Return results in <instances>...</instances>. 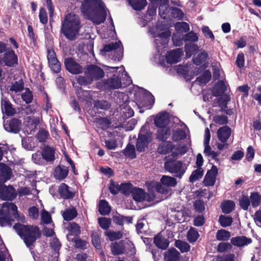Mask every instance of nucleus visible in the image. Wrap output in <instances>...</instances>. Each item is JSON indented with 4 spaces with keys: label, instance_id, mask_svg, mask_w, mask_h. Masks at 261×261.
<instances>
[{
    "label": "nucleus",
    "instance_id": "nucleus-6",
    "mask_svg": "<svg viewBox=\"0 0 261 261\" xmlns=\"http://www.w3.org/2000/svg\"><path fill=\"white\" fill-rule=\"evenodd\" d=\"M177 184V181L174 177L163 175L161 179L160 182L155 181L147 182L146 185L149 191L153 190L158 193L162 194H167L171 187H174Z\"/></svg>",
    "mask_w": 261,
    "mask_h": 261
},
{
    "label": "nucleus",
    "instance_id": "nucleus-10",
    "mask_svg": "<svg viewBox=\"0 0 261 261\" xmlns=\"http://www.w3.org/2000/svg\"><path fill=\"white\" fill-rule=\"evenodd\" d=\"M148 193H146L143 190L140 188H134L132 192L133 199L138 202L144 200L151 201L155 199L156 195L153 190L149 191Z\"/></svg>",
    "mask_w": 261,
    "mask_h": 261
},
{
    "label": "nucleus",
    "instance_id": "nucleus-14",
    "mask_svg": "<svg viewBox=\"0 0 261 261\" xmlns=\"http://www.w3.org/2000/svg\"><path fill=\"white\" fill-rule=\"evenodd\" d=\"M47 59L49 66L51 70L56 73L59 72L61 69V65L53 50L50 49L48 50Z\"/></svg>",
    "mask_w": 261,
    "mask_h": 261
},
{
    "label": "nucleus",
    "instance_id": "nucleus-48",
    "mask_svg": "<svg viewBox=\"0 0 261 261\" xmlns=\"http://www.w3.org/2000/svg\"><path fill=\"white\" fill-rule=\"evenodd\" d=\"M199 237V234L197 230L194 228H191L188 232L187 238L189 241L191 243L195 242Z\"/></svg>",
    "mask_w": 261,
    "mask_h": 261
},
{
    "label": "nucleus",
    "instance_id": "nucleus-23",
    "mask_svg": "<svg viewBox=\"0 0 261 261\" xmlns=\"http://www.w3.org/2000/svg\"><path fill=\"white\" fill-rule=\"evenodd\" d=\"M46 162H53L55 160V149L53 147L45 146L41 151Z\"/></svg>",
    "mask_w": 261,
    "mask_h": 261
},
{
    "label": "nucleus",
    "instance_id": "nucleus-24",
    "mask_svg": "<svg viewBox=\"0 0 261 261\" xmlns=\"http://www.w3.org/2000/svg\"><path fill=\"white\" fill-rule=\"evenodd\" d=\"M252 240L245 236H239L232 238L231 239V243L237 247H243L250 244Z\"/></svg>",
    "mask_w": 261,
    "mask_h": 261
},
{
    "label": "nucleus",
    "instance_id": "nucleus-3",
    "mask_svg": "<svg viewBox=\"0 0 261 261\" xmlns=\"http://www.w3.org/2000/svg\"><path fill=\"white\" fill-rule=\"evenodd\" d=\"M13 218L23 222L24 216L18 213L17 206L12 202H5L0 209V226H5L11 224Z\"/></svg>",
    "mask_w": 261,
    "mask_h": 261
},
{
    "label": "nucleus",
    "instance_id": "nucleus-63",
    "mask_svg": "<svg viewBox=\"0 0 261 261\" xmlns=\"http://www.w3.org/2000/svg\"><path fill=\"white\" fill-rule=\"evenodd\" d=\"M198 38L197 34L193 32H190L185 35L184 40L186 41L196 42Z\"/></svg>",
    "mask_w": 261,
    "mask_h": 261
},
{
    "label": "nucleus",
    "instance_id": "nucleus-5",
    "mask_svg": "<svg viewBox=\"0 0 261 261\" xmlns=\"http://www.w3.org/2000/svg\"><path fill=\"white\" fill-rule=\"evenodd\" d=\"M17 233L23 239L26 245L30 247L40 236V231L38 227L25 226L17 223L13 226Z\"/></svg>",
    "mask_w": 261,
    "mask_h": 261
},
{
    "label": "nucleus",
    "instance_id": "nucleus-64",
    "mask_svg": "<svg viewBox=\"0 0 261 261\" xmlns=\"http://www.w3.org/2000/svg\"><path fill=\"white\" fill-rule=\"evenodd\" d=\"M111 248L114 255L120 254L122 253V249L117 243H113L111 246Z\"/></svg>",
    "mask_w": 261,
    "mask_h": 261
},
{
    "label": "nucleus",
    "instance_id": "nucleus-32",
    "mask_svg": "<svg viewBox=\"0 0 261 261\" xmlns=\"http://www.w3.org/2000/svg\"><path fill=\"white\" fill-rule=\"evenodd\" d=\"M23 83L21 81L16 82L12 84L10 88V94L14 98L15 94H17L23 89Z\"/></svg>",
    "mask_w": 261,
    "mask_h": 261
},
{
    "label": "nucleus",
    "instance_id": "nucleus-43",
    "mask_svg": "<svg viewBox=\"0 0 261 261\" xmlns=\"http://www.w3.org/2000/svg\"><path fill=\"white\" fill-rule=\"evenodd\" d=\"M234 202L230 200H227L222 204V210L224 213L229 214L232 212L234 208Z\"/></svg>",
    "mask_w": 261,
    "mask_h": 261
},
{
    "label": "nucleus",
    "instance_id": "nucleus-19",
    "mask_svg": "<svg viewBox=\"0 0 261 261\" xmlns=\"http://www.w3.org/2000/svg\"><path fill=\"white\" fill-rule=\"evenodd\" d=\"M168 123V115L166 112L159 114L154 119V124L159 128L167 127V125Z\"/></svg>",
    "mask_w": 261,
    "mask_h": 261
},
{
    "label": "nucleus",
    "instance_id": "nucleus-22",
    "mask_svg": "<svg viewBox=\"0 0 261 261\" xmlns=\"http://www.w3.org/2000/svg\"><path fill=\"white\" fill-rule=\"evenodd\" d=\"M3 61L8 66H13L17 63V57L12 50L9 51L5 54Z\"/></svg>",
    "mask_w": 261,
    "mask_h": 261
},
{
    "label": "nucleus",
    "instance_id": "nucleus-53",
    "mask_svg": "<svg viewBox=\"0 0 261 261\" xmlns=\"http://www.w3.org/2000/svg\"><path fill=\"white\" fill-rule=\"evenodd\" d=\"M184 39L182 34L176 32L172 37V41L174 45L179 46L182 44V40Z\"/></svg>",
    "mask_w": 261,
    "mask_h": 261
},
{
    "label": "nucleus",
    "instance_id": "nucleus-27",
    "mask_svg": "<svg viewBox=\"0 0 261 261\" xmlns=\"http://www.w3.org/2000/svg\"><path fill=\"white\" fill-rule=\"evenodd\" d=\"M128 185L125 184L119 185L112 182L110 186L109 189L110 192L114 195L117 194L120 191L125 194L127 192V189L128 188Z\"/></svg>",
    "mask_w": 261,
    "mask_h": 261
},
{
    "label": "nucleus",
    "instance_id": "nucleus-51",
    "mask_svg": "<svg viewBox=\"0 0 261 261\" xmlns=\"http://www.w3.org/2000/svg\"><path fill=\"white\" fill-rule=\"evenodd\" d=\"M168 11L166 12V16L167 13L169 12V10H170L171 15L173 17L177 18L178 19H181L183 17L184 14L180 9L177 8H172L171 9H169L168 8Z\"/></svg>",
    "mask_w": 261,
    "mask_h": 261
},
{
    "label": "nucleus",
    "instance_id": "nucleus-49",
    "mask_svg": "<svg viewBox=\"0 0 261 261\" xmlns=\"http://www.w3.org/2000/svg\"><path fill=\"white\" fill-rule=\"evenodd\" d=\"M175 245L181 252H187L190 248V245L187 243L180 240L176 241Z\"/></svg>",
    "mask_w": 261,
    "mask_h": 261
},
{
    "label": "nucleus",
    "instance_id": "nucleus-11",
    "mask_svg": "<svg viewBox=\"0 0 261 261\" xmlns=\"http://www.w3.org/2000/svg\"><path fill=\"white\" fill-rule=\"evenodd\" d=\"M151 141V136L150 133L144 134L143 127L141 128L140 133L137 143V149L141 152L144 151L147 147L148 144Z\"/></svg>",
    "mask_w": 261,
    "mask_h": 261
},
{
    "label": "nucleus",
    "instance_id": "nucleus-26",
    "mask_svg": "<svg viewBox=\"0 0 261 261\" xmlns=\"http://www.w3.org/2000/svg\"><path fill=\"white\" fill-rule=\"evenodd\" d=\"M174 149L173 147L172 143L170 142H163L161 143L158 148V151L160 154H167L170 151L173 152L174 154H178V153L173 151V150Z\"/></svg>",
    "mask_w": 261,
    "mask_h": 261
},
{
    "label": "nucleus",
    "instance_id": "nucleus-61",
    "mask_svg": "<svg viewBox=\"0 0 261 261\" xmlns=\"http://www.w3.org/2000/svg\"><path fill=\"white\" fill-rule=\"evenodd\" d=\"M24 90V92L21 94V97L23 100L27 103H31L33 99L32 94L28 88L25 89Z\"/></svg>",
    "mask_w": 261,
    "mask_h": 261
},
{
    "label": "nucleus",
    "instance_id": "nucleus-39",
    "mask_svg": "<svg viewBox=\"0 0 261 261\" xmlns=\"http://www.w3.org/2000/svg\"><path fill=\"white\" fill-rule=\"evenodd\" d=\"M216 237L219 241H227L230 237V233L225 229H220L217 232Z\"/></svg>",
    "mask_w": 261,
    "mask_h": 261
},
{
    "label": "nucleus",
    "instance_id": "nucleus-9",
    "mask_svg": "<svg viewBox=\"0 0 261 261\" xmlns=\"http://www.w3.org/2000/svg\"><path fill=\"white\" fill-rule=\"evenodd\" d=\"M101 53L103 55H106L109 53H111L113 55L112 59L115 61L120 60L123 56V47L122 46L121 42L119 41L115 43H111L105 45L102 50H101Z\"/></svg>",
    "mask_w": 261,
    "mask_h": 261
},
{
    "label": "nucleus",
    "instance_id": "nucleus-59",
    "mask_svg": "<svg viewBox=\"0 0 261 261\" xmlns=\"http://www.w3.org/2000/svg\"><path fill=\"white\" fill-rule=\"evenodd\" d=\"M92 93H93L92 92L88 91H84L81 93H79L78 97L80 99H83V100L87 101L88 103H91L92 98L91 95Z\"/></svg>",
    "mask_w": 261,
    "mask_h": 261
},
{
    "label": "nucleus",
    "instance_id": "nucleus-47",
    "mask_svg": "<svg viewBox=\"0 0 261 261\" xmlns=\"http://www.w3.org/2000/svg\"><path fill=\"white\" fill-rule=\"evenodd\" d=\"M32 160L36 164L43 165L45 161L43 159L42 153L41 151H38L32 154Z\"/></svg>",
    "mask_w": 261,
    "mask_h": 261
},
{
    "label": "nucleus",
    "instance_id": "nucleus-30",
    "mask_svg": "<svg viewBox=\"0 0 261 261\" xmlns=\"http://www.w3.org/2000/svg\"><path fill=\"white\" fill-rule=\"evenodd\" d=\"M68 173V169L67 167L58 166L54 171V175L56 178L63 179L65 178Z\"/></svg>",
    "mask_w": 261,
    "mask_h": 261
},
{
    "label": "nucleus",
    "instance_id": "nucleus-37",
    "mask_svg": "<svg viewBox=\"0 0 261 261\" xmlns=\"http://www.w3.org/2000/svg\"><path fill=\"white\" fill-rule=\"evenodd\" d=\"M182 129H178L173 133L172 135L173 140L177 141L186 138V132L184 129L186 128V126L184 124H182Z\"/></svg>",
    "mask_w": 261,
    "mask_h": 261
},
{
    "label": "nucleus",
    "instance_id": "nucleus-20",
    "mask_svg": "<svg viewBox=\"0 0 261 261\" xmlns=\"http://www.w3.org/2000/svg\"><path fill=\"white\" fill-rule=\"evenodd\" d=\"M230 135L231 129L227 126L221 127L217 130L218 138L222 143L226 142Z\"/></svg>",
    "mask_w": 261,
    "mask_h": 261
},
{
    "label": "nucleus",
    "instance_id": "nucleus-21",
    "mask_svg": "<svg viewBox=\"0 0 261 261\" xmlns=\"http://www.w3.org/2000/svg\"><path fill=\"white\" fill-rule=\"evenodd\" d=\"M11 176L10 168L3 163H0V184L6 182Z\"/></svg>",
    "mask_w": 261,
    "mask_h": 261
},
{
    "label": "nucleus",
    "instance_id": "nucleus-4",
    "mask_svg": "<svg viewBox=\"0 0 261 261\" xmlns=\"http://www.w3.org/2000/svg\"><path fill=\"white\" fill-rule=\"evenodd\" d=\"M148 32L155 38V47L159 56L167 47L171 32L168 30H164V26L159 23L155 28H149Z\"/></svg>",
    "mask_w": 261,
    "mask_h": 261
},
{
    "label": "nucleus",
    "instance_id": "nucleus-34",
    "mask_svg": "<svg viewBox=\"0 0 261 261\" xmlns=\"http://www.w3.org/2000/svg\"><path fill=\"white\" fill-rule=\"evenodd\" d=\"M77 216V212L73 207L66 209L62 212V216L66 221L71 220Z\"/></svg>",
    "mask_w": 261,
    "mask_h": 261
},
{
    "label": "nucleus",
    "instance_id": "nucleus-16",
    "mask_svg": "<svg viewBox=\"0 0 261 261\" xmlns=\"http://www.w3.org/2000/svg\"><path fill=\"white\" fill-rule=\"evenodd\" d=\"M151 5H159V15L164 19L166 18V12L168 11V0H149Z\"/></svg>",
    "mask_w": 261,
    "mask_h": 261
},
{
    "label": "nucleus",
    "instance_id": "nucleus-40",
    "mask_svg": "<svg viewBox=\"0 0 261 261\" xmlns=\"http://www.w3.org/2000/svg\"><path fill=\"white\" fill-rule=\"evenodd\" d=\"M207 58V54L204 51H200L193 58V62L196 65H200L205 62Z\"/></svg>",
    "mask_w": 261,
    "mask_h": 261
},
{
    "label": "nucleus",
    "instance_id": "nucleus-17",
    "mask_svg": "<svg viewBox=\"0 0 261 261\" xmlns=\"http://www.w3.org/2000/svg\"><path fill=\"white\" fill-rule=\"evenodd\" d=\"M4 127L8 132L17 133L20 129L21 122L17 119H12L5 122Z\"/></svg>",
    "mask_w": 261,
    "mask_h": 261
},
{
    "label": "nucleus",
    "instance_id": "nucleus-55",
    "mask_svg": "<svg viewBox=\"0 0 261 261\" xmlns=\"http://www.w3.org/2000/svg\"><path fill=\"white\" fill-rule=\"evenodd\" d=\"M98 223L103 229H108L111 225V220L109 218L101 217L98 219Z\"/></svg>",
    "mask_w": 261,
    "mask_h": 261
},
{
    "label": "nucleus",
    "instance_id": "nucleus-15",
    "mask_svg": "<svg viewBox=\"0 0 261 261\" xmlns=\"http://www.w3.org/2000/svg\"><path fill=\"white\" fill-rule=\"evenodd\" d=\"M218 170L215 166H213L212 168L208 170L203 180V184L206 186H212L216 181V177L218 174Z\"/></svg>",
    "mask_w": 261,
    "mask_h": 261
},
{
    "label": "nucleus",
    "instance_id": "nucleus-50",
    "mask_svg": "<svg viewBox=\"0 0 261 261\" xmlns=\"http://www.w3.org/2000/svg\"><path fill=\"white\" fill-rule=\"evenodd\" d=\"M175 27L177 30V32H180L181 34L182 32L186 33L190 30L189 24L185 22L176 23Z\"/></svg>",
    "mask_w": 261,
    "mask_h": 261
},
{
    "label": "nucleus",
    "instance_id": "nucleus-44",
    "mask_svg": "<svg viewBox=\"0 0 261 261\" xmlns=\"http://www.w3.org/2000/svg\"><path fill=\"white\" fill-rule=\"evenodd\" d=\"M2 107L3 110H5L6 114L8 115H12L15 113V110L12 107L11 105L6 100L2 99Z\"/></svg>",
    "mask_w": 261,
    "mask_h": 261
},
{
    "label": "nucleus",
    "instance_id": "nucleus-46",
    "mask_svg": "<svg viewBox=\"0 0 261 261\" xmlns=\"http://www.w3.org/2000/svg\"><path fill=\"white\" fill-rule=\"evenodd\" d=\"M211 76V72L208 70H206L197 79L196 81L200 84H205L210 81Z\"/></svg>",
    "mask_w": 261,
    "mask_h": 261
},
{
    "label": "nucleus",
    "instance_id": "nucleus-12",
    "mask_svg": "<svg viewBox=\"0 0 261 261\" xmlns=\"http://www.w3.org/2000/svg\"><path fill=\"white\" fill-rule=\"evenodd\" d=\"M64 64L66 69L72 74H79L82 72V66L71 58H66Z\"/></svg>",
    "mask_w": 261,
    "mask_h": 261
},
{
    "label": "nucleus",
    "instance_id": "nucleus-41",
    "mask_svg": "<svg viewBox=\"0 0 261 261\" xmlns=\"http://www.w3.org/2000/svg\"><path fill=\"white\" fill-rule=\"evenodd\" d=\"M119 75L117 77H114L108 80L107 84L108 86L112 89H118L121 87V82L120 78H119Z\"/></svg>",
    "mask_w": 261,
    "mask_h": 261
},
{
    "label": "nucleus",
    "instance_id": "nucleus-42",
    "mask_svg": "<svg viewBox=\"0 0 261 261\" xmlns=\"http://www.w3.org/2000/svg\"><path fill=\"white\" fill-rule=\"evenodd\" d=\"M170 135V130L168 127L159 128L158 132V138L161 140H164L168 138Z\"/></svg>",
    "mask_w": 261,
    "mask_h": 261
},
{
    "label": "nucleus",
    "instance_id": "nucleus-35",
    "mask_svg": "<svg viewBox=\"0 0 261 261\" xmlns=\"http://www.w3.org/2000/svg\"><path fill=\"white\" fill-rule=\"evenodd\" d=\"M249 199L250 204L253 207H257L261 202V195L257 192L251 193Z\"/></svg>",
    "mask_w": 261,
    "mask_h": 261
},
{
    "label": "nucleus",
    "instance_id": "nucleus-56",
    "mask_svg": "<svg viewBox=\"0 0 261 261\" xmlns=\"http://www.w3.org/2000/svg\"><path fill=\"white\" fill-rule=\"evenodd\" d=\"M124 153L125 156L134 159L136 157L135 147L133 145L128 144L124 149Z\"/></svg>",
    "mask_w": 261,
    "mask_h": 261
},
{
    "label": "nucleus",
    "instance_id": "nucleus-33",
    "mask_svg": "<svg viewBox=\"0 0 261 261\" xmlns=\"http://www.w3.org/2000/svg\"><path fill=\"white\" fill-rule=\"evenodd\" d=\"M154 243L158 248L162 249H166L169 246L168 240L160 235L154 237Z\"/></svg>",
    "mask_w": 261,
    "mask_h": 261
},
{
    "label": "nucleus",
    "instance_id": "nucleus-28",
    "mask_svg": "<svg viewBox=\"0 0 261 261\" xmlns=\"http://www.w3.org/2000/svg\"><path fill=\"white\" fill-rule=\"evenodd\" d=\"M129 5L136 11L143 10L147 5L146 0H127Z\"/></svg>",
    "mask_w": 261,
    "mask_h": 261
},
{
    "label": "nucleus",
    "instance_id": "nucleus-36",
    "mask_svg": "<svg viewBox=\"0 0 261 261\" xmlns=\"http://www.w3.org/2000/svg\"><path fill=\"white\" fill-rule=\"evenodd\" d=\"M197 168V169L193 171L189 177V180L191 182H194L201 178L203 175L204 171L202 168L201 167Z\"/></svg>",
    "mask_w": 261,
    "mask_h": 261
},
{
    "label": "nucleus",
    "instance_id": "nucleus-29",
    "mask_svg": "<svg viewBox=\"0 0 261 261\" xmlns=\"http://www.w3.org/2000/svg\"><path fill=\"white\" fill-rule=\"evenodd\" d=\"M179 252L174 248L168 250L165 254V259L166 261H179Z\"/></svg>",
    "mask_w": 261,
    "mask_h": 261
},
{
    "label": "nucleus",
    "instance_id": "nucleus-2",
    "mask_svg": "<svg viewBox=\"0 0 261 261\" xmlns=\"http://www.w3.org/2000/svg\"><path fill=\"white\" fill-rule=\"evenodd\" d=\"M81 28L79 17L72 13H69L65 16L62 22L61 31L65 37L74 40L78 36Z\"/></svg>",
    "mask_w": 261,
    "mask_h": 261
},
{
    "label": "nucleus",
    "instance_id": "nucleus-8",
    "mask_svg": "<svg viewBox=\"0 0 261 261\" xmlns=\"http://www.w3.org/2000/svg\"><path fill=\"white\" fill-rule=\"evenodd\" d=\"M165 169L175 177L181 178L187 170V166L179 161H167L165 163Z\"/></svg>",
    "mask_w": 261,
    "mask_h": 261
},
{
    "label": "nucleus",
    "instance_id": "nucleus-38",
    "mask_svg": "<svg viewBox=\"0 0 261 261\" xmlns=\"http://www.w3.org/2000/svg\"><path fill=\"white\" fill-rule=\"evenodd\" d=\"M111 208L108 205V203L104 200H101L99 202V212L102 215H106L110 213Z\"/></svg>",
    "mask_w": 261,
    "mask_h": 261
},
{
    "label": "nucleus",
    "instance_id": "nucleus-62",
    "mask_svg": "<svg viewBox=\"0 0 261 261\" xmlns=\"http://www.w3.org/2000/svg\"><path fill=\"white\" fill-rule=\"evenodd\" d=\"M48 133L44 129H40L37 134V138L39 142H45L48 138Z\"/></svg>",
    "mask_w": 261,
    "mask_h": 261
},
{
    "label": "nucleus",
    "instance_id": "nucleus-54",
    "mask_svg": "<svg viewBox=\"0 0 261 261\" xmlns=\"http://www.w3.org/2000/svg\"><path fill=\"white\" fill-rule=\"evenodd\" d=\"M41 223L50 224L52 223L50 214L45 210H42L41 212Z\"/></svg>",
    "mask_w": 261,
    "mask_h": 261
},
{
    "label": "nucleus",
    "instance_id": "nucleus-18",
    "mask_svg": "<svg viewBox=\"0 0 261 261\" xmlns=\"http://www.w3.org/2000/svg\"><path fill=\"white\" fill-rule=\"evenodd\" d=\"M182 51L180 48L169 51L166 54V61L169 64H174L180 61Z\"/></svg>",
    "mask_w": 261,
    "mask_h": 261
},
{
    "label": "nucleus",
    "instance_id": "nucleus-7",
    "mask_svg": "<svg viewBox=\"0 0 261 261\" xmlns=\"http://www.w3.org/2000/svg\"><path fill=\"white\" fill-rule=\"evenodd\" d=\"M85 76H79L77 81L81 85H87L92 83L93 81L98 80L104 75L102 69L96 65H88L85 71Z\"/></svg>",
    "mask_w": 261,
    "mask_h": 261
},
{
    "label": "nucleus",
    "instance_id": "nucleus-58",
    "mask_svg": "<svg viewBox=\"0 0 261 261\" xmlns=\"http://www.w3.org/2000/svg\"><path fill=\"white\" fill-rule=\"evenodd\" d=\"M105 234L109 238L111 241L120 239L122 237V233L119 231L114 232L111 231H107L105 232Z\"/></svg>",
    "mask_w": 261,
    "mask_h": 261
},
{
    "label": "nucleus",
    "instance_id": "nucleus-1",
    "mask_svg": "<svg viewBox=\"0 0 261 261\" xmlns=\"http://www.w3.org/2000/svg\"><path fill=\"white\" fill-rule=\"evenodd\" d=\"M80 10L84 16L94 24H100L106 20L107 9L101 0H84Z\"/></svg>",
    "mask_w": 261,
    "mask_h": 261
},
{
    "label": "nucleus",
    "instance_id": "nucleus-57",
    "mask_svg": "<svg viewBox=\"0 0 261 261\" xmlns=\"http://www.w3.org/2000/svg\"><path fill=\"white\" fill-rule=\"evenodd\" d=\"M68 230L73 235L77 236L80 233V227L75 223H69L67 226Z\"/></svg>",
    "mask_w": 261,
    "mask_h": 261
},
{
    "label": "nucleus",
    "instance_id": "nucleus-45",
    "mask_svg": "<svg viewBox=\"0 0 261 261\" xmlns=\"http://www.w3.org/2000/svg\"><path fill=\"white\" fill-rule=\"evenodd\" d=\"M145 100L142 102V106L147 109H150L154 103V99L152 95L149 92L145 94Z\"/></svg>",
    "mask_w": 261,
    "mask_h": 261
},
{
    "label": "nucleus",
    "instance_id": "nucleus-13",
    "mask_svg": "<svg viewBox=\"0 0 261 261\" xmlns=\"http://www.w3.org/2000/svg\"><path fill=\"white\" fill-rule=\"evenodd\" d=\"M16 197L15 190L12 186L6 187L0 184V198L3 200H12Z\"/></svg>",
    "mask_w": 261,
    "mask_h": 261
},
{
    "label": "nucleus",
    "instance_id": "nucleus-25",
    "mask_svg": "<svg viewBox=\"0 0 261 261\" xmlns=\"http://www.w3.org/2000/svg\"><path fill=\"white\" fill-rule=\"evenodd\" d=\"M58 191L61 197L65 199L71 198L74 196V192L65 184L62 183L59 187Z\"/></svg>",
    "mask_w": 261,
    "mask_h": 261
},
{
    "label": "nucleus",
    "instance_id": "nucleus-31",
    "mask_svg": "<svg viewBox=\"0 0 261 261\" xmlns=\"http://www.w3.org/2000/svg\"><path fill=\"white\" fill-rule=\"evenodd\" d=\"M226 87L224 82L220 81L217 83L212 90L213 96H219L221 95L225 91Z\"/></svg>",
    "mask_w": 261,
    "mask_h": 261
},
{
    "label": "nucleus",
    "instance_id": "nucleus-60",
    "mask_svg": "<svg viewBox=\"0 0 261 261\" xmlns=\"http://www.w3.org/2000/svg\"><path fill=\"white\" fill-rule=\"evenodd\" d=\"M219 221L221 226L224 227L230 225L232 222V219L231 217L223 215L219 217Z\"/></svg>",
    "mask_w": 261,
    "mask_h": 261
},
{
    "label": "nucleus",
    "instance_id": "nucleus-52",
    "mask_svg": "<svg viewBox=\"0 0 261 261\" xmlns=\"http://www.w3.org/2000/svg\"><path fill=\"white\" fill-rule=\"evenodd\" d=\"M240 205L244 210H247L250 205V199L248 196L243 195L239 199Z\"/></svg>",
    "mask_w": 261,
    "mask_h": 261
}]
</instances>
